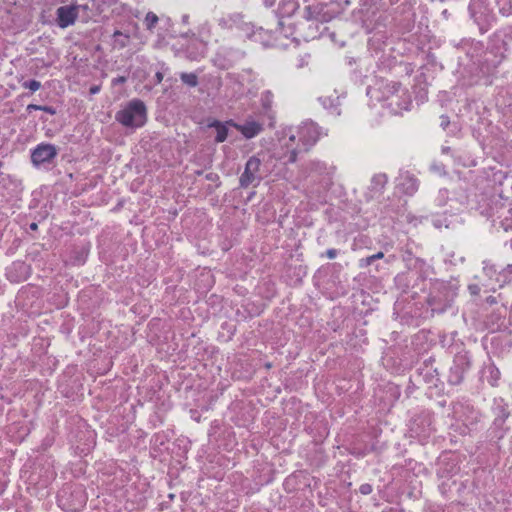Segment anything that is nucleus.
<instances>
[{"label": "nucleus", "mask_w": 512, "mask_h": 512, "mask_svg": "<svg viewBox=\"0 0 512 512\" xmlns=\"http://www.w3.org/2000/svg\"><path fill=\"white\" fill-rule=\"evenodd\" d=\"M275 0H265L266 5L271 6L273 5Z\"/></svg>", "instance_id": "obj_28"}, {"label": "nucleus", "mask_w": 512, "mask_h": 512, "mask_svg": "<svg viewBox=\"0 0 512 512\" xmlns=\"http://www.w3.org/2000/svg\"><path fill=\"white\" fill-rule=\"evenodd\" d=\"M360 491L362 494L367 495L372 492V487L369 484H364L360 487Z\"/></svg>", "instance_id": "obj_17"}, {"label": "nucleus", "mask_w": 512, "mask_h": 512, "mask_svg": "<svg viewBox=\"0 0 512 512\" xmlns=\"http://www.w3.org/2000/svg\"><path fill=\"white\" fill-rule=\"evenodd\" d=\"M484 273L489 278V283L486 285L488 289L495 290L501 288L505 283L510 281L512 275V265L507 268L497 271L496 267L492 264H484Z\"/></svg>", "instance_id": "obj_5"}, {"label": "nucleus", "mask_w": 512, "mask_h": 512, "mask_svg": "<svg viewBox=\"0 0 512 512\" xmlns=\"http://www.w3.org/2000/svg\"><path fill=\"white\" fill-rule=\"evenodd\" d=\"M115 118L125 127H142L147 120L146 107L142 101L134 99L118 111Z\"/></svg>", "instance_id": "obj_2"}, {"label": "nucleus", "mask_w": 512, "mask_h": 512, "mask_svg": "<svg viewBox=\"0 0 512 512\" xmlns=\"http://www.w3.org/2000/svg\"><path fill=\"white\" fill-rule=\"evenodd\" d=\"M198 44L200 46V51L199 52L193 53L192 51H189V56L191 58H193V59H197L198 57L203 56L204 53H205V44L195 40L194 45H198Z\"/></svg>", "instance_id": "obj_15"}, {"label": "nucleus", "mask_w": 512, "mask_h": 512, "mask_svg": "<svg viewBox=\"0 0 512 512\" xmlns=\"http://www.w3.org/2000/svg\"><path fill=\"white\" fill-rule=\"evenodd\" d=\"M234 127L248 139L255 137L262 130V124L253 119H249L243 124H234Z\"/></svg>", "instance_id": "obj_8"}, {"label": "nucleus", "mask_w": 512, "mask_h": 512, "mask_svg": "<svg viewBox=\"0 0 512 512\" xmlns=\"http://www.w3.org/2000/svg\"><path fill=\"white\" fill-rule=\"evenodd\" d=\"M264 156L260 159L258 156L251 157L245 166V170L240 177V184L243 187L257 186L260 181L267 175L269 170L266 166H261V161L264 160Z\"/></svg>", "instance_id": "obj_4"}, {"label": "nucleus", "mask_w": 512, "mask_h": 512, "mask_svg": "<svg viewBox=\"0 0 512 512\" xmlns=\"http://www.w3.org/2000/svg\"><path fill=\"white\" fill-rule=\"evenodd\" d=\"M57 15L59 26L65 28L74 23L77 17V11L73 6H63L58 8Z\"/></svg>", "instance_id": "obj_7"}, {"label": "nucleus", "mask_w": 512, "mask_h": 512, "mask_svg": "<svg viewBox=\"0 0 512 512\" xmlns=\"http://www.w3.org/2000/svg\"><path fill=\"white\" fill-rule=\"evenodd\" d=\"M42 111H45L47 113H50V114H54L55 111L51 108V107H48V106H42Z\"/></svg>", "instance_id": "obj_23"}, {"label": "nucleus", "mask_w": 512, "mask_h": 512, "mask_svg": "<svg viewBox=\"0 0 512 512\" xmlns=\"http://www.w3.org/2000/svg\"><path fill=\"white\" fill-rule=\"evenodd\" d=\"M181 79L184 83L188 84L189 86H195L197 84V78L192 73L181 74Z\"/></svg>", "instance_id": "obj_14"}, {"label": "nucleus", "mask_w": 512, "mask_h": 512, "mask_svg": "<svg viewBox=\"0 0 512 512\" xmlns=\"http://www.w3.org/2000/svg\"><path fill=\"white\" fill-rule=\"evenodd\" d=\"M320 101L324 108L336 111L338 106L340 105V96H323L320 98Z\"/></svg>", "instance_id": "obj_10"}, {"label": "nucleus", "mask_w": 512, "mask_h": 512, "mask_svg": "<svg viewBox=\"0 0 512 512\" xmlns=\"http://www.w3.org/2000/svg\"><path fill=\"white\" fill-rule=\"evenodd\" d=\"M234 124L235 123H232V122H227L225 124H222L220 122L215 121V122L211 123L209 126L215 127V129H216V141L223 142L227 138L228 126H234Z\"/></svg>", "instance_id": "obj_9"}, {"label": "nucleus", "mask_w": 512, "mask_h": 512, "mask_svg": "<svg viewBox=\"0 0 512 512\" xmlns=\"http://www.w3.org/2000/svg\"><path fill=\"white\" fill-rule=\"evenodd\" d=\"M404 181L407 182V187L404 189V191L406 193L412 194L418 189V183L415 178L410 177V176L402 177L399 185L404 186L405 185Z\"/></svg>", "instance_id": "obj_12"}, {"label": "nucleus", "mask_w": 512, "mask_h": 512, "mask_svg": "<svg viewBox=\"0 0 512 512\" xmlns=\"http://www.w3.org/2000/svg\"><path fill=\"white\" fill-rule=\"evenodd\" d=\"M400 92L399 86H397L395 83H378L375 86H370L367 89V95L372 99L376 101H385L387 102V105L392 108L394 112H398L399 110H407V105L400 106L397 101H395V98H398V93Z\"/></svg>", "instance_id": "obj_3"}, {"label": "nucleus", "mask_w": 512, "mask_h": 512, "mask_svg": "<svg viewBox=\"0 0 512 512\" xmlns=\"http://www.w3.org/2000/svg\"><path fill=\"white\" fill-rule=\"evenodd\" d=\"M156 77H157V81H158V82H161V81H162V79H163V76H162V74H161L160 72H157V73H156Z\"/></svg>", "instance_id": "obj_27"}, {"label": "nucleus", "mask_w": 512, "mask_h": 512, "mask_svg": "<svg viewBox=\"0 0 512 512\" xmlns=\"http://www.w3.org/2000/svg\"><path fill=\"white\" fill-rule=\"evenodd\" d=\"M30 228H31L32 230L37 229V224H36V223H32V224L30 225Z\"/></svg>", "instance_id": "obj_29"}, {"label": "nucleus", "mask_w": 512, "mask_h": 512, "mask_svg": "<svg viewBox=\"0 0 512 512\" xmlns=\"http://www.w3.org/2000/svg\"><path fill=\"white\" fill-rule=\"evenodd\" d=\"M336 254H337V252L334 249H330V250L327 251V257L330 258V259L335 258Z\"/></svg>", "instance_id": "obj_20"}, {"label": "nucleus", "mask_w": 512, "mask_h": 512, "mask_svg": "<svg viewBox=\"0 0 512 512\" xmlns=\"http://www.w3.org/2000/svg\"><path fill=\"white\" fill-rule=\"evenodd\" d=\"M469 290L471 291L472 294H477L480 289L477 285H470Z\"/></svg>", "instance_id": "obj_21"}, {"label": "nucleus", "mask_w": 512, "mask_h": 512, "mask_svg": "<svg viewBox=\"0 0 512 512\" xmlns=\"http://www.w3.org/2000/svg\"><path fill=\"white\" fill-rule=\"evenodd\" d=\"M41 109H42V106L35 105V104H30L27 106V110H41Z\"/></svg>", "instance_id": "obj_22"}, {"label": "nucleus", "mask_w": 512, "mask_h": 512, "mask_svg": "<svg viewBox=\"0 0 512 512\" xmlns=\"http://www.w3.org/2000/svg\"><path fill=\"white\" fill-rule=\"evenodd\" d=\"M57 155V150L52 144H39L31 154L32 163L39 166L44 163L50 162Z\"/></svg>", "instance_id": "obj_6"}, {"label": "nucleus", "mask_w": 512, "mask_h": 512, "mask_svg": "<svg viewBox=\"0 0 512 512\" xmlns=\"http://www.w3.org/2000/svg\"><path fill=\"white\" fill-rule=\"evenodd\" d=\"M383 257V253L379 252L377 254H374L366 259L367 264H370L375 259H379Z\"/></svg>", "instance_id": "obj_18"}, {"label": "nucleus", "mask_w": 512, "mask_h": 512, "mask_svg": "<svg viewBox=\"0 0 512 512\" xmlns=\"http://www.w3.org/2000/svg\"><path fill=\"white\" fill-rule=\"evenodd\" d=\"M145 25L148 30H151L158 22V16L153 12H148L145 17Z\"/></svg>", "instance_id": "obj_13"}, {"label": "nucleus", "mask_w": 512, "mask_h": 512, "mask_svg": "<svg viewBox=\"0 0 512 512\" xmlns=\"http://www.w3.org/2000/svg\"><path fill=\"white\" fill-rule=\"evenodd\" d=\"M23 86L25 88H28L29 90L35 92L37 91L38 89H40L41 87V83L39 81H36V80H31V81H26L23 83Z\"/></svg>", "instance_id": "obj_16"}, {"label": "nucleus", "mask_w": 512, "mask_h": 512, "mask_svg": "<svg viewBox=\"0 0 512 512\" xmlns=\"http://www.w3.org/2000/svg\"><path fill=\"white\" fill-rule=\"evenodd\" d=\"M501 2H507V0H498L499 4H501Z\"/></svg>", "instance_id": "obj_30"}, {"label": "nucleus", "mask_w": 512, "mask_h": 512, "mask_svg": "<svg viewBox=\"0 0 512 512\" xmlns=\"http://www.w3.org/2000/svg\"><path fill=\"white\" fill-rule=\"evenodd\" d=\"M15 267H18L19 269L25 270L26 266L22 263L14 264Z\"/></svg>", "instance_id": "obj_26"}, {"label": "nucleus", "mask_w": 512, "mask_h": 512, "mask_svg": "<svg viewBox=\"0 0 512 512\" xmlns=\"http://www.w3.org/2000/svg\"><path fill=\"white\" fill-rule=\"evenodd\" d=\"M500 11L504 14V15H508L510 13V9H505L504 7L500 8Z\"/></svg>", "instance_id": "obj_25"}, {"label": "nucleus", "mask_w": 512, "mask_h": 512, "mask_svg": "<svg viewBox=\"0 0 512 512\" xmlns=\"http://www.w3.org/2000/svg\"><path fill=\"white\" fill-rule=\"evenodd\" d=\"M321 135L320 128L312 122H305L296 129L288 128L284 130L280 143L290 153L287 161L294 162L297 152L309 149L318 141Z\"/></svg>", "instance_id": "obj_1"}, {"label": "nucleus", "mask_w": 512, "mask_h": 512, "mask_svg": "<svg viewBox=\"0 0 512 512\" xmlns=\"http://www.w3.org/2000/svg\"><path fill=\"white\" fill-rule=\"evenodd\" d=\"M99 91H100V87L99 86H93V87L90 88V93L91 94H97Z\"/></svg>", "instance_id": "obj_24"}, {"label": "nucleus", "mask_w": 512, "mask_h": 512, "mask_svg": "<svg viewBox=\"0 0 512 512\" xmlns=\"http://www.w3.org/2000/svg\"><path fill=\"white\" fill-rule=\"evenodd\" d=\"M125 81H126L125 77H117L112 80V83H113V85H118V84L124 83Z\"/></svg>", "instance_id": "obj_19"}, {"label": "nucleus", "mask_w": 512, "mask_h": 512, "mask_svg": "<svg viewBox=\"0 0 512 512\" xmlns=\"http://www.w3.org/2000/svg\"><path fill=\"white\" fill-rule=\"evenodd\" d=\"M129 39H130L129 35L124 34L120 31H115L114 35H113V45H114V47L119 48V49L124 48L125 46L128 45Z\"/></svg>", "instance_id": "obj_11"}]
</instances>
